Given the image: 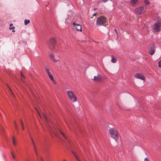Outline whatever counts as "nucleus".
<instances>
[{
    "instance_id": "nucleus-1",
    "label": "nucleus",
    "mask_w": 161,
    "mask_h": 161,
    "mask_svg": "<svg viewBox=\"0 0 161 161\" xmlns=\"http://www.w3.org/2000/svg\"><path fill=\"white\" fill-rule=\"evenodd\" d=\"M109 132L110 136L117 142L119 139V137L116 130L114 128H111L109 130Z\"/></svg>"
},
{
    "instance_id": "nucleus-2",
    "label": "nucleus",
    "mask_w": 161,
    "mask_h": 161,
    "mask_svg": "<svg viewBox=\"0 0 161 161\" xmlns=\"http://www.w3.org/2000/svg\"><path fill=\"white\" fill-rule=\"evenodd\" d=\"M106 22V18L104 16H101L97 19L96 24L99 26L103 25Z\"/></svg>"
},
{
    "instance_id": "nucleus-3",
    "label": "nucleus",
    "mask_w": 161,
    "mask_h": 161,
    "mask_svg": "<svg viewBox=\"0 0 161 161\" xmlns=\"http://www.w3.org/2000/svg\"><path fill=\"white\" fill-rule=\"evenodd\" d=\"M147 10V8L145 6H140L135 9V11L138 14H140L145 12Z\"/></svg>"
},
{
    "instance_id": "nucleus-4",
    "label": "nucleus",
    "mask_w": 161,
    "mask_h": 161,
    "mask_svg": "<svg viewBox=\"0 0 161 161\" xmlns=\"http://www.w3.org/2000/svg\"><path fill=\"white\" fill-rule=\"evenodd\" d=\"M67 94L69 99L73 102L76 101V97L75 96L73 92L68 91L67 92Z\"/></svg>"
},
{
    "instance_id": "nucleus-5",
    "label": "nucleus",
    "mask_w": 161,
    "mask_h": 161,
    "mask_svg": "<svg viewBox=\"0 0 161 161\" xmlns=\"http://www.w3.org/2000/svg\"><path fill=\"white\" fill-rule=\"evenodd\" d=\"M56 44V40L53 38L50 39L48 41V45L49 47L51 49H53L54 48Z\"/></svg>"
},
{
    "instance_id": "nucleus-6",
    "label": "nucleus",
    "mask_w": 161,
    "mask_h": 161,
    "mask_svg": "<svg viewBox=\"0 0 161 161\" xmlns=\"http://www.w3.org/2000/svg\"><path fill=\"white\" fill-rule=\"evenodd\" d=\"M153 29L156 32H158L161 30V22L155 23L153 25Z\"/></svg>"
},
{
    "instance_id": "nucleus-7",
    "label": "nucleus",
    "mask_w": 161,
    "mask_h": 161,
    "mask_svg": "<svg viewBox=\"0 0 161 161\" xmlns=\"http://www.w3.org/2000/svg\"><path fill=\"white\" fill-rule=\"evenodd\" d=\"M53 133L55 136L57 137H59V133L61 134L62 136L65 138L66 139V137L65 136L64 133L62 132L61 130H59L57 132L53 130Z\"/></svg>"
},
{
    "instance_id": "nucleus-8",
    "label": "nucleus",
    "mask_w": 161,
    "mask_h": 161,
    "mask_svg": "<svg viewBox=\"0 0 161 161\" xmlns=\"http://www.w3.org/2000/svg\"><path fill=\"white\" fill-rule=\"evenodd\" d=\"M155 52V47L154 45H151L149 49V53L151 55H153Z\"/></svg>"
},
{
    "instance_id": "nucleus-9",
    "label": "nucleus",
    "mask_w": 161,
    "mask_h": 161,
    "mask_svg": "<svg viewBox=\"0 0 161 161\" xmlns=\"http://www.w3.org/2000/svg\"><path fill=\"white\" fill-rule=\"evenodd\" d=\"M135 77L137 79L143 80L144 82L145 81V78L144 76L142 74L136 73L135 75Z\"/></svg>"
},
{
    "instance_id": "nucleus-10",
    "label": "nucleus",
    "mask_w": 161,
    "mask_h": 161,
    "mask_svg": "<svg viewBox=\"0 0 161 161\" xmlns=\"http://www.w3.org/2000/svg\"><path fill=\"white\" fill-rule=\"evenodd\" d=\"M73 25L74 26V27H75V29H76L78 31H82V28L81 25L79 24H76L74 22H73Z\"/></svg>"
},
{
    "instance_id": "nucleus-11",
    "label": "nucleus",
    "mask_w": 161,
    "mask_h": 161,
    "mask_svg": "<svg viewBox=\"0 0 161 161\" xmlns=\"http://www.w3.org/2000/svg\"><path fill=\"white\" fill-rule=\"evenodd\" d=\"M101 76L99 75H97L94 76L93 77V78H92V79L95 82H99L101 81Z\"/></svg>"
},
{
    "instance_id": "nucleus-12",
    "label": "nucleus",
    "mask_w": 161,
    "mask_h": 161,
    "mask_svg": "<svg viewBox=\"0 0 161 161\" xmlns=\"http://www.w3.org/2000/svg\"><path fill=\"white\" fill-rule=\"evenodd\" d=\"M50 58L54 62H56L57 61H58L59 60V58H57V59H55L54 57V55L53 54H51L50 55Z\"/></svg>"
},
{
    "instance_id": "nucleus-13",
    "label": "nucleus",
    "mask_w": 161,
    "mask_h": 161,
    "mask_svg": "<svg viewBox=\"0 0 161 161\" xmlns=\"http://www.w3.org/2000/svg\"><path fill=\"white\" fill-rule=\"evenodd\" d=\"M138 0H131L130 2V3L131 5H136L138 2Z\"/></svg>"
},
{
    "instance_id": "nucleus-14",
    "label": "nucleus",
    "mask_w": 161,
    "mask_h": 161,
    "mask_svg": "<svg viewBox=\"0 0 161 161\" xmlns=\"http://www.w3.org/2000/svg\"><path fill=\"white\" fill-rule=\"evenodd\" d=\"M31 139L32 142V143L33 144V146H34V150H35V151L36 154L37 155V152L35 144L34 143V141H33V139H32V137H31Z\"/></svg>"
},
{
    "instance_id": "nucleus-15",
    "label": "nucleus",
    "mask_w": 161,
    "mask_h": 161,
    "mask_svg": "<svg viewBox=\"0 0 161 161\" xmlns=\"http://www.w3.org/2000/svg\"><path fill=\"white\" fill-rule=\"evenodd\" d=\"M111 58H112L111 61L113 63H114L117 62V59L116 58H114L113 55H111Z\"/></svg>"
},
{
    "instance_id": "nucleus-16",
    "label": "nucleus",
    "mask_w": 161,
    "mask_h": 161,
    "mask_svg": "<svg viewBox=\"0 0 161 161\" xmlns=\"http://www.w3.org/2000/svg\"><path fill=\"white\" fill-rule=\"evenodd\" d=\"M12 140L13 145L14 146H15L16 145V143L15 139V138L14 136L12 137Z\"/></svg>"
},
{
    "instance_id": "nucleus-17",
    "label": "nucleus",
    "mask_w": 161,
    "mask_h": 161,
    "mask_svg": "<svg viewBox=\"0 0 161 161\" xmlns=\"http://www.w3.org/2000/svg\"><path fill=\"white\" fill-rule=\"evenodd\" d=\"M72 153L75 156L77 160L78 161H81L80 159H79L78 157H77V156L76 155V154L74 152H72Z\"/></svg>"
},
{
    "instance_id": "nucleus-18",
    "label": "nucleus",
    "mask_w": 161,
    "mask_h": 161,
    "mask_svg": "<svg viewBox=\"0 0 161 161\" xmlns=\"http://www.w3.org/2000/svg\"><path fill=\"white\" fill-rule=\"evenodd\" d=\"M48 75L49 77L51 79V80L52 81H54V82H55V81L53 78V76L52 75H51V73L49 74V75Z\"/></svg>"
},
{
    "instance_id": "nucleus-19",
    "label": "nucleus",
    "mask_w": 161,
    "mask_h": 161,
    "mask_svg": "<svg viewBox=\"0 0 161 161\" xmlns=\"http://www.w3.org/2000/svg\"><path fill=\"white\" fill-rule=\"evenodd\" d=\"M30 22V21L29 20H27L26 19H25L24 20V24L25 25H26L28 24Z\"/></svg>"
},
{
    "instance_id": "nucleus-20",
    "label": "nucleus",
    "mask_w": 161,
    "mask_h": 161,
    "mask_svg": "<svg viewBox=\"0 0 161 161\" xmlns=\"http://www.w3.org/2000/svg\"><path fill=\"white\" fill-rule=\"evenodd\" d=\"M13 25L11 23V24H10V25H9V29L10 30H14V29L15 28V27L14 26H12Z\"/></svg>"
},
{
    "instance_id": "nucleus-21",
    "label": "nucleus",
    "mask_w": 161,
    "mask_h": 161,
    "mask_svg": "<svg viewBox=\"0 0 161 161\" xmlns=\"http://www.w3.org/2000/svg\"><path fill=\"white\" fill-rule=\"evenodd\" d=\"M109 0H99L98 3H100L103 2V3H106Z\"/></svg>"
},
{
    "instance_id": "nucleus-22",
    "label": "nucleus",
    "mask_w": 161,
    "mask_h": 161,
    "mask_svg": "<svg viewBox=\"0 0 161 161\" xmlns=\"http://www.w3.org/2000/svg\"><path fill=\"white\" fill-rule=\"evenodd\" d=\"M45 69L46 72H47L48 75L51 74L50 72L49 69H48L46 67Z\"/></svg>"
},
{
    "instance_id": "nucleus-23",
    "label": "nucleus",
    "mask_w": 161,
    "mask_h": 161,
    "mask_svg": "<svg viewBox=\"0 0 161 161\" xmlns=\"http://www.w3.org/2000/svg\"><path fill=\"white\" fill-rule=\"evenodd\" d=\"M158 66L159 68H161V59L158 63Z\"/></svg>"
},
{
    "instance_id": "nucleus-24",
    "label": "nucleus",
    "mask_w": 161,
    "mask_h": 161,
    "mask_svg": "<svg viewBox=\"0 0 161 161\" xmlns=\"http://www.w3.org/2000/svg\"><path fill=\"white\" fill-rule=\"evenodd\" d=\"M20 122H21V126L22 127V129L23 130H24V128L23 124V122H22L21 120H20Z\"/></svg>"
},
{
    "instance_id": "nucleus-25",
    "label": "nucleus",
    "mask_w": 161,
    "mask_h": 161,
    "mask_svg": "<svg viewBox=\"0 0 161 161\" xmlns=\"http://www.w3.org/2000/svg\"><path fill=\"white\" fill-rule=\"evenodd\" d=\"M144 3L146 4H149V2L147 0H145L144 1Z\"/></svg>"
},
{
    "instance_id": "nucleus-26",
    "label": "nucleus",
    "mask_w": 161,
    "mask_h": 161,
    "mask_svg": "<svg viewBox=\"0 0 161 161\" xmlns=\"http://www.w3.org/2000/svg\"><path fill=\"white\" fill-rule=\"evenodd\" d=\"M14 124H15V128L17 130L18 128H17V125L16 124L15 122V121L14 122Z\"/></svg>"
},
{
    "instance_id": "nucleus-27",
    "label": "nucleus",
    "mask_w": 161,
    "mask_h": 161,
    "mask_svg": "<svg viewBox=\"0 0 161 161\" xmlns=\"http://www.w3.org/2000/svg\"><path fill=\"white\" fill-rule=\"evenodd\" d=\"M11 154L12 155V156L13 157V158L14 159L15 158V157L13 154V153L12 152H11Z\"/></svg>"
},
{
    "instance_id": "nucleus-28",
    "label": "nucleus",
    "mask_w": 161,
    "mask_h": 161,
    "mask_svg": "<svg viewBox=\"0 0 161 161\" xmlns=\"http://www.w3.org/2000/svg\"><path fill=\"white\" fill-rule=\"evenodd\" d=\"M144 161H149V160L147 158H145Z\"/></svg>"
},
{
    "instance_id": "nucleus-29",
    "label": "nucleus",
    "mask_w": 161,
    "mask_h": 161,
    "mask_svg": "<svg viewBox=\"0 0 161 161\" xmlns=\"http://www.w3.org/2000/svg\"><path fill=\"white\" fill-rule=\"evenodd\" d=\"M114 31H115L116 34H117V36H118V33H117V30L116 29H115Z\"/></svg>"
},
{
    "instance_id": "nucleus-30",
    "label": "nucleus",
    "mask_w": 161,
    "mask_h": 161,
    "mask_svg": "<svg viewBox=\"0 0 161 161\" xmlns=\"http://www.w3.org/2000/svg\"><path fill=\"white\" fill-rule=\"evenodd\" d=\"M21 76L22 77H23L24 78H25V76L23 75V74H22V72L21 73Z\"/></svg>"
},
{
    "instance_id": "nucleus-31",
    "label": "nucleus",
    "mask_w": 161,
    "mask_h": 161,
    "mask_svg": "<svg viewBox=\"0 0 161 161\" xmlns=\"http://www.w3.org/2000/svg\"><path fill=\"white\" fill-rule=\"evenodd\" d=\"M6 85H7V86L8 87V88H9V89H10V90L11 91H12L11 89H10V88L8 86L7 84H6Z\"/></svg>"
},
{
    "instance_id": "nucleus-32",
    "label": "nucleus",
    "mask_w": 161,
    "mask_h": 161,
    "mask_svg": "<svg viewBox=\"0 0 161 161\" xmlns=\"http://www.w3.org/2000/svg\"><path fill=\"white\" fill-rule=\"evenodd\" d=\"M97 13H94V14H93V16H95L97 15Z\"/></svg>"
},
{
    "instance_id": "nucleus-33",
    "label": "nucleus",
    "mask_w": 161,
    "mask_h": 161,
    "mask_svg": "<svg viewBox=\"0 0 161 161\" xmlns=\"http://www.w3.org/2000/svg\"><path fill=\"white\" fill-rule=\"evenodd\" d=\"M44 117H45V118L46 119V120H47V118L46 116L45 115H44Z\"/></svg>"
},
{
    "instance_id": "nucleus-34",
    "label": "nucleus",
    "mask_w": 161,
    "mask_h": 161,
    "mask_svg": "<svg viewBox=\"0 0 161 161\" xmlns=\"http://www.w3.org/2000/svg\"><path fill=\"white\" fill-rule=\"evenodd\" d=\"M12 31L13 32H15V31L14 30H14H13Z\"/></svg>"
},
{
    "instance_id": "nucleus-35",
    "label": "nucleus",
    "mask_w": 161,
    "mask_h": 161,
    "mask_svg": "<svg viewBox=\"0 0 161 161\" xmlns=\"http://www.w3.org/2000/svg\"><path fill=\"white\" fill-rule=\"evenodd\" d=\"M41 159L42 161H44L42 158H41Z\"/></svg>"
},
{
    "instance_id": "nucleus-36",
    "label": "nucleus",
    "mask_w": 161,
    "mask_h": 161,
    "mask_svg": "<svg viewBox=\"0 0 161 161\" xmlns=\"http://www.w3.org/2000/svg\"><path fill=\"white\" fill-rule=\"evenodd\" d=\"M21 81H22V82H23V80L22 78H21Z\"/></svg>"
},
{
    "instance_id": "nucleus-37",
    "label": "nucleus",
    "mask_w": 161,
    "mask_h": 161,
    "mask_svg": "<svg viewBox=\"0 0 161 161\" xmlns=\"http://www.w3.org/2000/svg\"><path fill=\"white\" fill-rule=\"evenodd\" d=\"M36 111L38 112V111H37V110L36 108Z\"/></svg>"
}]
</instances>
